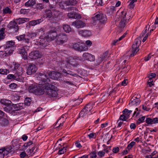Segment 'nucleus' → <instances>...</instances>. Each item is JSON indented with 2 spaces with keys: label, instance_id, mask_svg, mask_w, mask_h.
<instances>
[{
  "label": "nucleus",
  "instance_id": "1",
  "mask_svg": "<svg viewBox=\"0 0 158 158\" xmlns=\"http://www.w3.org/2000/svg\"><path fill=\"white\" fill-rule=\"evenodd\" d=\"M40 76L42 77L40 78H43L44 81L40 82V95L45 94L50 97H56L58 95L56 90V87L53 85L47 83L44 81L47 78L45 74L42 75L40 73Z\"/></svg>",
  "mask_w": 158,
  "mask_h": 158
},
{
  "label": "nucleus",
  "instance_id": "2",
  "mask_svg": "<svg viewBox=\"0 0 158 158\" xmlns=\"http://www.w3.org/2000/svg\"><path fill=\"white\" fill-rule=\"evenodd\" d=\"M44 39L42 38L40 40V45H42L44 47H45L48 45L49 40H54L57 37V33L55 31H51L48 34Z\"/></svg>",
  "mask_w": 158,
  "mask_h": 158
},
{
  "label": "nucleus",
  "instance_id": "3",
  "mask_svg": "<svg viewBox=\"0 0 158 158\" xmlns=\"http://www.w3.org/2000/svg\"><path fill=\"white\" fill-rule=\"evenodd\" d=\"M130 18V16L127 15L126 11H123L121 12L119 15L117 16L116 21L118 22L120 20L119 26L121 28H123Z\"/></svg>",
  "mask_w": 158,
  "mask_h": 158
},
{
  "label": "nucleus",
  "instance_id": "4",
  "mask_svg": "<svg viewBox=\"0 0 158 158\" xmlns=\"http://www.w3.org/2000/svg\"><path fill=\"white\" fill-rule=\"evenodd\" d=\"M78 56H75V57H70L67 58L65 61H63L61 63V67L69 68L71 66H75L78 65L76 60H78L77 57Z\"/></svg>",
  "mask_w": 158,
  "mask_h": 158
},
{
  "label": "nucleus",
  "instance_id": "5",
  "mask_svg": "<svg viewBox=\"0 0 158 158\" xmlns=\"http://www.w3.org/2000/svg\"><path fill=\"white\" fill-rule=\"evenodd\" d=\"M13 65H14V68H13L12 66L10 65V68L12 69V71L15 72V75L21 76L23 71V69L22 67L20 66L19 64L16 62H13Z\"/></svg>",
  "mask_w": 158,
  "mask_h": 158
},
{
  "label": "nucleus",
  "instance_id": "6",
  "mask_svg": "<svg viewBox=\"0 0 158 158\" xmlns=\"http://www.w3.org/2000/svg\"><path fill=\"white\" fill-rule=\"evenodd\" d=\"M77 60L84 61L85 60H87L90 61H93L95 60V58L94 55L87 52L84 53L82 57L78 56L77 58Z\"/></svg>",
  "mask_w": 158,
  "mask_h": 158
},
{
  "label": "nucleus",
  "instance_id": "7",
  "mask_svg": "<svg viewBox=\"0 0 158 158\" xmlns=\"http://www.w3.org/2000/svg\"><path fill=\"white\" fill-rule=\"evenodd\" d=\"M95 16L92 18L94 21H99L100 22L103 23L106 21V16L105 15L100 12H97Z\"/></svg>",
  "mask_w": 158,
  "mask_h": 158
},
{
  "label": "nucleus",
  "instance_id": "8",
  "mask_svg": "<svg viewBox=\"0 0 158 158\" xmlns=\"http://www.w3.org/2000/svg\"><path fill=\"white\" fill-rule=\"evenodd\" d=\"M40 86L39 84H34L30 85L28 89V91L31 93L35 95H39L40 94Z\"/></svg>",
  "mask_w": 158,
  "mask_h": 158
},
{
  "label": "nucleus",
  "instance_id": "9",
  "mask_svg": "<svg viewBox=\"0 0 158 158\" xmlns=\"http://www.w3.org/2000/svg\"><path fill=\"white\" fill-rule=\"evenodd\" d=\"M29 46H25L21 47L18 49V53L22 55L23 58L24 60L27 59V51L29 50Z\"/></svg>",
  "mask_w": 158,
  "mask_h": 158
},
{
  "label": "nucleus",
  "instance_id": "10",
  "mask_svg": "<svg viewBox=\"0 0 158 158\" xmlns=\"http://www.w3.org/2000/svg\"><path fill=\"white\" fill-rule=\"evenodd\" d=\"M9 30H12L14 32H17L19 31V27L17 23L14 21H10L7 25Z\"/></svg>",
  "mask_w": 158,
  "mask_h": 158
},
{
  "label": "nucleus",
  "instance_id": "11",
  "mask_svg": "<svg viewBox=\"0 0 158 158\" xmlns=\"http://www.w3.org/2000/svg\"><path fill=\"white\" fill-rule=\"evenodd\" d=\"M67 35L64 33L60 34L57 36L56 42L58 44H62L67 41Z\"/></svg>",
  "mask_w": 158,
  "mask_h": 158
},
{
  "label": "nucleus",
  "instance_id": "12",
  "mask_svg": "<svg viewBox=\"0 0 158 158\" xmlns=\"http://www.w3.org/2000/svg\"><path fill=\"white\" fill-rule=\"evenodd\" d=\"M37 70V69L35 65L30 64L28 66L26 73L28 75H31L35 73Z\"/></svg>",
  "mask_w": 158,
  "mask_h": 158
},
{
  "label": "nucleus",
  "instance_id": "13",
  "mask_svg": "<svg viewBox=\"0 0 158 158\" xmlns=\"http://www.w3.org/2000/svg\"><path fill=\"white\" fill-rule=\"evenodd\" d=\"M72 25L74 26L76 28H80L85 27L86 24L81 20H78L73 22Z\"/></svg>",
  "mask_w": 158,
  "mask_h": 158
},
{
  "label": "nucleus",
  "instance_id": "14",
  "mask_svg": "<svg viewBox=\"0 0 158 158\" xmlns=\"http://www.w3.org/2000/svg\"><path fill=\"white\" fill-rule=\"evenodd\" d=\"M29 57L34 60L38 59L40 58V52L37 50L32 51L29 54Z\"/></svg>",
  "mask_w": 158,
  "mask_h": 158
},
{
  "label": "nucleus",
  "instance_id": "15",
  "mask_svg": "<svg viewBox=\"0 0 158 158\" xmlns=\"http://www.w3.org/2000/svg\"><path fill=\"white\" fill-rule=\"evenodd\" d=\"M8 79L11 80H15L18 81H21L22 80V78L21 76H19V75H15L12 74H8L6 77Z\"/></svg>",
  "mask_w": 158,
  "mask_h": 158
},
{
  "label": "nucleus",
  "instance_id": "16",
  "mask_svg": "<svg viewBox=\"0 0 158 158\" xmlns=\"http://www.w3.org/2000/svg\"><path fill=\"white\" fill-rule=\"evenodd\" d=\"M75 12H72L68 14L67 16L69 18L76 19L77 18L80 19L81 18V16L78 13V10H75Z\"/></svg>",
  "mask_w": 158,
  "mask_h": 158
},
{
  "label": "nucleus",
  "instance_id": "17",
  "mask_svg": "<svg viewBox=\"0 0 158 158\" xmlns=\"http://www.w3.org/2000/svg\"><path fill=\"white\" fill-rule=\"evenodd\" d=\"M78 34L85 37L89 36L91 34L90 31L88 30H79L78 31Z\"/></svg>",
  "mask_w": 158,
  "mask_h": 158
},
{
  "label": "nucleus",
  "instance_id": "18",
  "mask_svg": "<svg viewBox=\"0 0 158 158\" xmlns=\"http://www.w3.org/2000/svg\"><path fill=\"white\" fill-rule=\"evenodd\" d=\"M140 102V100L139 98L134 97L131 99L129 105L137 106L139 105Z\"/></svg>",
  "mask_w": 158,
  "mask_h": 158
},
{
  "label": "nucleus",
  "instance_id": "19",
  "mask_svg": "<svg viewBox=\"0 0 158 158\" xmlns=\"http://www.w3.org/2000/svg\"><path fill=\"white\" fill-rule=\"evenodd\" d=\"M52 18L53 19H57L61 15V13L55 9H52Z\"/></svg>",
  "mask_w": 158,
  "mask_h": 158
},
{
  "label": "nucleus",
  "instance_id": "20",
  "mask_svg": "<svg viewBox=\"0 0 158 158\" xmlns=\"http://www.w3.org/2000/svg\"><path fill=\"white\" fill-rule=\"evenodd\" d=\"M23 103H19L12 105L13 111H14L19 110L22 109L23 108Z\"/></svg>",
  "mask_w": 158,
  "mask_h": 158
},
{
  "label": "nucleus",
  "instance_id": "21",
  "mask_svg": "<svg viewBox=\"0 0 158 158\" xmlns=\"http://www.w3.org/2000/svg\"><path fill=\"white\" fill-rule=\"evenodd\" d=\"M61 75V74L60 73L55 72H52L49 75L50 78L53 79H58L59 77H60Z\"/></svg>",
  "mask_w": 158,
  "mask_h": 158
},
{
  "label": "nucleus",
  "instance_id": "22",
  "mask_svg": "<svg viewBox=\"0 0 158 158\" xmlns=\"http://www.w3.org/2000/svg\"><path fill=\"white\" fill-rule=\"evenodd\" d=\"M1 104L6 106H8L12 103L11 102L5 98L1 99L0 101Z\"/></svg>",
  "mask_w": 158,
  "mask_h": 158
},
{
  "label": "nucleus",
  "instance_id": "23",
  "mask_svg": "<svg viewBox=\"0 0 158 158\" xmlns=\"http://www.w3.org/2000/svg\"><path fill=\"white\" fill-rule=\"evenodd\" d=\"M14 48H8L6 47L4 49V52L6 56L11 55L14 50Z\"/></svg>",
  "mask_w": 158,
  "mask_h": 158
},
{
  "label": "nucleus",
  "instance_id": "24",
  "mask_svg": "<svg viewBox=\"0 0 158 158\" xmlns=\"http://www.w3.org/2000/svg\"><path fill=\"white\" fill-rule=\"evenodd\" d=\"M80 43H72L70 44L69 46L70 48H74L75 50L80 52Z\"/></svg>",
  "mask_w": 158,
  "mask_h": 158
},
{
  "label": "nucleus",
  "instance_id": "25",
  "mask_svg": "<svg viewBox=\"0 0 158 158\" xmlns=\"http://www.w3.org/2000/svg\"><path fill=\"white\" fill-rule=\"evenodd\" d=\"M52 10H50L47 9L45 11L44 15V17L45 18H51L52 17Z\"/></svg>",
  "mask_w": 158,
  "mask_h": 158
},
{
  "label": "nucleus",
  "instance_id": "26",
  "mask_svg": "<svg viewBox=\"0 0 158 158\" xmlns=\"http://www.w3.org/2000/svg\"><path fill=\"white\" fill-rule=\"evenodd\" d=\"M62 72L64 73V76H67L68 74H69L73 77H76L77 76V74L76 73L70 70H66L65 69H63Z\"/></svg>",
  "mask_w": 158,
  "mask_h": 158
},
{
  "label": "nucleus",
  "instance_id": "27",
  "mask_svg": "<svg viewBox=\"0 0 158 158\" xmlns=\"http://www.w3.org/2000/svg\"><path fill=\"white\" fill-rule=\"evenodd\" d=\"M9 123L8 120L3 117L0 118V124L3 126L7 125Z\"/></svg>",
  "mask_w": 158,
  "mask_h": 158
},
{
  "label": "nucleus",
  "instance_id": "28",
  "mask_svg": "<svg viewBox=\"0 0 158 158\" xmlns=\"http://www.w3.org/2000/svg\"><path fill=\"white\" fill-rule=\"evenodd\" d=\"M5 150L6 154L7 155L8 154H12L14 153L13 148L11 147H9L6 148H3Z\"/></svg>",
  "mask_w": 158,
  "mask_h": 158
},
{
  "label": "nucleus",
  "instance_id": "29",
  "mask_svg": "<svg viewBox=\"0 0 158 158\" xmlns=\"http://www.w3.org/2000/svg\"><path fill=\"white\" fill-rule=\"evenodd\" d=\"M93 104L91 103H89L85 107L84 109H85V110L86 111V112L89 113L93 108Z\"/></svg>",
  "mask_w": 158,
  "mask_h": 158
},
{
  "label": "nucleus",
  "instance_id": "30",
  "mask_svg": "<svg viewBox=\"0 0 158 158\" xmlns=\"http://www.w3.org/2000/svg\"><path fill=\"white\" fill-rule=\"evenodd\" d=\"M5 29L2 27L0 29V40H1L4 38L6 35L5 34Z\"/></svg>",
  "mask_w": 158,
  "mask_h": 158
},
{
  "label": "nucleus",
  "instance_id": "31",
  "mask_svg": "<svg viewBox=\"0 0 158 158\" xmlns=\"http://www.w3.org/2000/svg\"><path fill=\"white\" fill-rule=\"evenodd\" d=\"M77 3V0H69L65 2V4L67 6H74Z\"/></svg>",
  "mask_w": 158,
  "mask_h": 158
},
{
  "label": "nucleus",
  "instance_id": "32",
  "mask_svg": "<svg viewBox=\"0 0 158 158\" xmlns=\"http://www.w3.org/2000/svg\"><path fill=\"white\" fill-rule=\"evenodd\" d=\"M63 29L66 33H69L71 31V28L69 25L64 24L63 25Z\"/></svg>",
  "mask_w": 158,
  "mask_h": 158
},
{
  "label": "nucleus",
  "instance_id": "33",
  "mask_svg": "<svg viewBox=\"0 0 158 158\" xmlns=\"http://www.w3.org/2000/svg\"><path fill=\"white\" fill-rule=\"evenodd\" d=\"M35 0H29L25 3V5L27 7L32 6L35 5Z\"/></svg>",
  "mask_w": 158,
  "mask_h": 158
},
{
  "label": "nucleus",
  "instance_id": "34",
  "mask_svg": "<svg viewBox=\"0 0 158 158\" xmlns=\"http://www.w3.org/2000/svg\"><path fill=\"white\" fill-rule=\"evenodd\" d=\"M80 52L81 51H85L87 50L88 49V48L85 44L81 43L80 44Z\"/></svg>",
  "mask_w": 158,
  "mask_h": 158
},
{
  "label": "nucleus",
  "instance_id": "35",
  "mask_svg": "<svg viewBox=\"0 0 158 158\" xmlns=\"http://www.w3.org/2000/svg\"><path fill=\"white\" fill-rule=\"evenodd\" d=\"M88 113L85 109H83L79 114L80 117H82L83 118L86 117Z\"/></svg>",
  "mask_w": 158,
  "mask_h": 158
},
{
  "label": "nucleus",
  "instance_id": "36",
  "mask_svg": "<svg viewBox=\"0 0 158 158\" xmlns=\"http://www.w3.org/2000/svg\"><path fill=\"white\" fill-rule=\"evenodd\" d=\"M137 0H129L128 2L129 3L128 6L130 9L133 8L135 6L134 3L136 2Z\"/></svg>",
  "mask_w": 158,
  "mask_h": 158
},
{
  "label": "nucleus",
  "instance_id": "37",
  "mask_svg": "<svg viewBox=\"0 0 158 158\" xmlns=\"http://www.w3.org/2000/svg\"><path fill=\"white\" fill-rule=\"evenodd\" d=\"M2 12L4 14H10L12 13L10 9L8 7H4L3 9Z\"/></svg>",
  "mask_w": 158,
  "mask_h": 158
},
{
  "label": "nucleus",
  "instance_id": "38",
  "mask_svg": "<svg viewBox=\"0 0 158 158\" xmlns=\"http://www.w3.org/2000/svg\"><path fill=\"white\" fill-rule=\"evenodd\" d=\"M32 143V142L31 141L27 143H25L22 147L23 149L24 150H26L28 148H30V146L31 145Z\"/></svg>",
  "mask_w": 158,
  "mask_h": 158
},
{
  "label": "nucleus",
  "instance_id": "39",
  "mask_svg": "<svg viewBox=\"0 0 158 158\" xmlns=\"http://www.w3.org/2000/svg\"><path fill=\"white\" fill-rule=\"evenodd\" d=\"M15 42L13 41H10L6 42V47L8 48H14Z\"/></svg>",
  "mask_w": 158,
  "mask_h": 158
},
{
  "label": "nucleus",
  "instance_id": "40",
  "mask_svg": "<svg viewBox=\"0 0 158 158\" xmlns=\"http://www.w3.org/2000/svg\"><path fill=\"white\" fill-rule=\"evenodd\" d=\"M9 73V70L6 69H0V74L2 75H6Z\"/></svg>",
  "mask_w": 158,
  "mask_h": 158
},
{
  "label": "nucleus",
  "instance_id": "41",
  "mask_svg": "<svg viewBox=\"0 0 158 158\" xmlns=\"http://www.w3.org/2000/svg\"><path fill=\"white\" fill-rule=\"evenodd\" d=\"M141 44L140 41L138 39H136L134 42V44L132 46V47H138Z\"/></svg>",
  "mask_w": 158,
  "mask_h": 158
},
{
  "label": "nucleus",
  "instance_id": "42",
  "mask_svg": "<svg viewBox=\"0 0 158 158\" xmlns=\"http://www.w3.org/2000/svg\"><path fill=\"white\" fill-rule=\"evenodd\" d=\"M133 51L132 53L130 55V56H134L139 51V48L138 47H132Z\"/></svg>",
  "mask_w": 158,
  "mask_h": 158
},
{
  "label": "nucleus",
  "instance_id": "43",
  "mask_svg": "<svg viewBox=\"0 0 158 158\" xmlns=\"http://www.w3.org/2000/svg\"><path fill=\"white\" fill-rule=\"evenodd\" d=\"M40 23V21L39 19L34 20L30 21L29 23V24L30 26H35V25Z\"/></svg>",
  "mask_w": 158,
  "mask_h": 158
},
{
  "label": "nucleus",
  "instance_id": "44",
  "mask_svg": "<svg viewBox=\"0 0 158 158\" xmlns=\"http://www.w3.org/2000/svg\"><path fill=\"white\" fill-rule=\"evenodd\" d=\"M127 34L126 33H125L121 36L118 40H114L113 41V44L115 45L116 43L118 41L122 40L123 38H124Z\"/></svg>",
  "mask_w": 158,
  "mask_h": 158
},
{
  "label": "nucleus",
  "instance_id": "45",
  "mask_svg": "<svg viewBox=\"0 0 158 158\" xmlns=\"http://www.w3.org/2000/svg\"><path fill=\"white\" fill-rule=\"evenodd\" d=\"M4 111L8 113H10L12 111H13L12 105L10 106H7L4 108Z\"/></svg>",
  "mask_w": 158,
  "mask_h": 158
},
{
  "label": "nucleus",
  "instance_id": "46",
  "mask_svg": "<svg viewBox=\"0 0 158 158\" xmlns=\"http://www.w3.org/2000/svg\"><path fill=\"white\" fill-rule=\"evenodd\" d=\"M6 155H7L4 149H0V158H4L5 156Z\"/></svg>",
  "mask_w": 158,
  "mask_h": 158
},
{
  "label": "nucleus",
  "instance_id": "47",
  "mask_svg": "<svg viewBox=\"0 0 158 158\" xmlns=\"http://www.w3.org/2000/svg\"><path fill=\"white\" fill-rule=\"evenodd\" d=\"M115 7L114 6H111L107 9V12L109 14L113 13L115 10Z\"/></svg>",
  "mask_w": 158,
  "mask_h": 158
},
{
  "label": "nucleus",
  "instance_id": "48",
  "mask_svg": "<svg viewBox=\"0 0 158 158\" xmlns=\"http://www.w3.org/2000/svg\"><path fill=\"white\" fill-rule=\"evenodd\" d=\"M25 35L23 34L17 36L16 38L19 41H20L24 40L25 39Z\"/></svg>",
  "mask_w": 158,
  "mask_h": 158
},
{
  "label": "nucleus",
  "instance_id": "49",
  "mask_svg": "<svg viewBox=\"0 0 158 158\" xmlns=\"http://www.w3.org/2000/svg\"><path fill=\"white\" fill-rule=\"evenodd\" d=\"M19 24L23 23L29 20L28 19L26 18H22L19 19Z\"/></svg>",
  "mask_w": 158,
  "mask_h": 158
},
{
  "label": "nucleus",
  "instance_id": "50",
  "mask_svg": "<svg viewBox=\"0 0 158 158\" xmlns=\"http://www.w3.org/2000/svg\"><path fill=\"white\" fill-rule=\"evenodd\" d=\"M31 100L28 98H26L24 100V104L27 106H29L31 104Z\"/></svg>",
  "mask_w": 158,
  "mask_h": 158
},
{
  "label": "nucleus",
  "instance_id": "51",
  "mask_svg": "<svg viewBox=\"0 0 158 158\" xmlns=\"http://www.w3.org/2000/svg\"><path fill=\"white\" fill-rule=\"evenodd\" d=\"M145 116H142L141 117L139 118L137 122V123L138 124H139L140 123L143 122L145 119Z\"/></svg>",
  "mask_w": 158,
  "mask_h": 158
},
{
  "label": "nucleus",
  "instance_id": "52",
  "mask_svg": "<svg viewBox=\"0 0 158 158\" xmlns=\"http://www.w3.org/2000/svg\"><path fill=\"white\" fill-rule=\"evenodd\" d=\"M103 58H102L101 56L99 57L96 60V65H98L99 64L103 61Z\"/></svg>",
  "mask_w": 158,
  "mask_h": 158
},
{
  "label": "nucleus",
  "instance_id": "53",
  "mask_svg": "<svg viewBox=\"0 0 158 158\" xmlns=\"http://www.w3.org/2000/svg\"><path fill=\"white\" fill-rule=\"evenodd\" d=\"M135 144V142L134 141L131 142L130 143H129L127 145V148L128 150H130Z\"/></svg>",
  "mask_w": 158,
  "mask_h": 158
},
{
  "label": "nucleus",
  "instance_id": "54",
  "mask_svg": "<svg viewBox=\"0 0 158 158\" xmlns=\"http://www.w3.org/2000/svg\"><path fill=\"white\" fill-rule=\"evenodd\" d=\"M127 117L124 114H123L120 116L119 119L123 121H125L128 119Z\"/></svg>",
  "mask_w": 158,
  "mask_h": 158
},
{
  "label": "nucleus",
  "instance_id": "55",
  "mask_svg": "<svg viewBox=\"0 0 158 158\" xmlns=\"http://www.w3.org/2000/svg\"><path fill=\"white\" fill-rule=\"evenodd\" d=\"M98 155L100 157H103L105 156V152L103 151H99L98 152Z\"/></svg>",
  "mask_w": 158,
  "mask_h": 158
},
{
  "label": "nucleus",
  "instance_id": "56",
  "mask_svg": "<svg viewBox=\"0 0 158 158\" xmlns=\"http://www.w3.org/2000/svg\"><path fill=\"white\" fill-rule=\"evenodd\" d=\"M153 119L150 118H148L146 120V123L148 124H152Z\"/></svg>",
  "mask_w": 158,
  "mask_h": 158
},
{
  "label": "nucleus",
  "instance_id": "57",
  "mask_svg": "<svg viewBox=\"0 0 158 158\" xmlns=\"http://www.w3.org/2000/svg\"><path fill=\"white\" fill-rule=\"evenodd\" d=\"M66 148L65 147H63V148L60 149L59 150L58 153L60 155L63 154L64 152H66Z\"/></svg>",
  "mask_w": 158,
  "mask_h": 158
},
{
  "label": "nucleus",
  "instance_id": "58",
  "mask_svg": "<svg viewBox=\"0 0 158 158\" xmlns=\"http://www.w3.org/2000/svg\"><path fill=\"white\" fill-rule=\"evenodd\" d=\"M87 136L89 137L90 139H94L96 137V135L95 133H91L87 135Z\"/></svg>",
  "mask_w": 158,
  "mask_h": 158
},
{
  "label": "nucleus",
  "instance_id": "59",
  "mask_svg": "<svg viewBox=\"0 0 158 158\" xmlns=\"http://www.w3.org/2000/svg\"><path fill=\"white\" fill-rule=\"evenodd\" d=\"M17 86V85L14 83H11L9 85V87L12 89L16 88Z\"/></svg>",
  "mask_w": 158,
  "mask_h": 158
},
{
  "label": "nucleus",
  "instance_id": "60",
  "mask_svg": "<svg viewBox=\"0 0 158 158\" xmlns=\"http://www.w3.org/2000/svg\"><path fill=\"white\" fill-rule=\"evenodd\" d=\"M103 0H96V2L98 6H102L103 5Z\"/></svg>",
  "mask_w": 158,
  "mask_h": 158
},
{
  "label": "nucleus",
  "instance_id": "61",
  "mask_svg": "<svg viewBox=\"0 0 158 158\" xmlns=\"http://www.w3.org/2000/svg\"><path fill=\"white\" fill-rule=\"evenodd\" d=\"M142 108L144 110L147 111H148L151 109V108L149 107L148 105L147 106L143 105V106Z\"/></svg>",
  "mask_w": 158,
  "mask_h": 158
},
{
  "label": "nucleus",
  "instance_id": "62",
  "mask_svg": "<svg viewBox=\"0 0 158 158\" xmlns=\"http://www.w3.org/2000/svg\"><path fill=\"white\" fill-rule=\"evenodd\" d=\"M6 56L5 53L4 51H0V57L1 58H4Z\"/></svg>",
  "mask_w": 158,
  "mask_h": 158
},
{
  "label": "nucleus",
  "instance_id": "63",
  "mask_svg": "<svg viewBox=\"0 0 158 158\" xmlns=\"http://www.w3.org/2000/svg\"><path fill=\"white\" fill-rule=\"evenodd\" d=\"M156 75L155 73H152L150 74L149 75V79H152L153 78H154L155 77Z\"/></svg>",
  "mask_w": 158,
  "mask_h": 158
},
{
  "label": "nucleus",
  "instance_id": "64",
  "mask_svg": "<svg viewBox=\"0 0 158 158\" xmlns=\"http://www.w3.org/2000/svg\"><path fill=\"white\" fill-rule=\"evenodd\" d=\"M119 150V148L118 147L114 148L112 151L114 153H118Z\"/></svg>",
  "mask_w": 158,
  "mask_h": 158
}]
</instances>
